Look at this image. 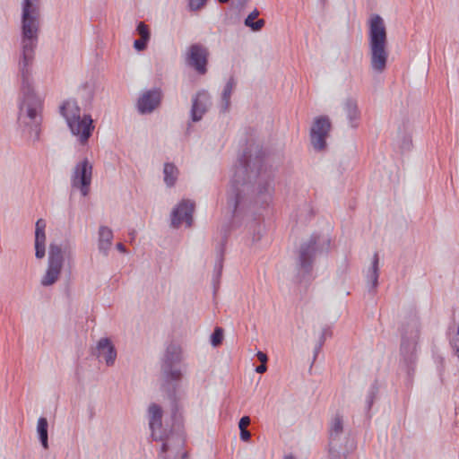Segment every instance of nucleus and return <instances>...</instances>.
<instances>
[{
  "label": "nucleus",
  "instance_id": "nucleus-18",
  "mask_svg": "<svg viewBox=\"0 0 459 459\" xmlns=\"http://www.w3.org/2000/svg\"><path fill=\"white\" fill-rule=\"evenodd\" d=\"M349 125L352 128H357L360 120V111L358 107V101L353 98H347L342 104Z\"/></svg>",
  "mask_w": 459,
  "mask_h": 459
},
{
  "label": "nucleus",
  "instance_id": "nucleus-42",
  "mask_svg": "<svg viewBox=\"0 0 459 459\" xmlns=\"http://www.w3.org/2000/svg\"><path fill=\"white\" fill-rule=\"evenodd\" d=\"M117 249L120 252L125 253L126 252V247L122 243L117 244Z\"/></svg>",
  "mask_w": 459,
  "mask_h": 459
},
{
  "label": "nucleus",
  "instance_id": "nucleus-10",
  "mask_svg": "<svg viewBox=\"0 0 459 459\" xmlns=\"http://www.w3.org/2000/svg\"><path fill=\"white\" fill-rule=\"evenodd\" d=\"M208 56V48L200 43H195L188 48L186 62L189 66L195 68L198 74H204L207 72Z\"/></svg>",
  "mask_w": 459,
  "mask_h": 459
},
{
  "label": "nucleus",
  "instance_id": "nucleus-16",
  "mask_svg": "<svg viewBox=\"0 0 459 459\" xmlns=\"http://www.w3.org/2000/svg\"><path fill=\"white\" fill-rule=\"evenodd\" d=\"M211 105L212 101L210 94L204 90L199 91L192 99V121H200Z\"/></svg>",
  "mask_w": 459,
  "mask_h": 459
},
{
  "label": "nucleus",
  "instance_id": "nucleus-43",
  "mask_svg": "<svg viewBox=\"0 0 459 459\" xmlns=\"http://www.w3.org/2000/svg\"><path fill=\"white\" fill-rule=\"evenodd\" d=\"M284 459H294V457L292 455H287V456H285Z\"/></svg>",
  "mask_w": 459,
  "mask_h": 459
},
{
  "label": "nucleus",
  "instance_id": "nucleus-17",
  "mask_svg": "<svg viewBox=\"0 0 459 459\" xmlns=\"http://www.w3.org/2000/svg\"><path fill=\"white\" fill-rule=\"evenodd\" d=\"M98 357H102L108 366H113L117 351L108 338H101L97 343Z\"/></svg>",
  "mask_w": 459,
  "mask_h": 459
},
{
  "label": "nucleus",
  "instance_id": "nucleus-5",
  "mask_svg": "<svg viewBox=\"0 0 459 459\" xmlns=\"http://www.w3.org/2000/svg\"><path fill=\"white\" fill-rule=\"evenodd\" d=\"M73 257V247L68 240L63 243L52 241L48 247V267L41 278V285L48 287L56 283L60 277L65 260L70 263Z\"/></svg>",
  "mask_w": 459,
  "mask_h": 459
},
{
  "label": "nucleus",
  "instance_id": "nucleus-44",
  "mask_svg": "<svg viewBox=\"0 0 459 459\" xmlns=\"http://www.w3.org/2000/svg\"><path fill=\"white\" fill-rule=\"evenodd\" d=\"M220 3H227L229 2L230 0H218Z\"/></svg>",
  "mask_w": 459,
  "mask_h": 459
},
{
  "label": "nucleus",
  "instance_id": "nucleus-19",
  "mask_svg": "<svg viewBox=\"0 0 459 459\" xmlns=\"http://www.w3.org/2000/svg\"><path fill=\"white\" fill-rule=\"evenodd\" d=\"M343 435V420L339 414H336L332 420L329 429V444L341 445Z\"/></svg>",
  "mask_w": 459,
  "mask_h": 459
},
{
  "label": "nucleus",
  "instance_id": "nucleus-20",
  "mask_svg": "<svg viewBox=\"0 0 459 459\" xmlns=\"http://www.w3.org/2000/svg\"><path fill=\"white\" fill-rule=\"evenodd\" d=\"M113 239L112 230L106 226H100L99 229V249L105 255H108Z\"/></svg>",
  "mask_w": 459,
  "mask_h": 459
},
{
  "label": "nucleus",
  "instance_id": "nucleus-6",
  "mask_svg": "<svg viewBox=\"0 0 459 459\" xmlns=\"http://www.w3.org/2000/svg\"><path fill=\"white\" fill-rule=\"evenodd\" d=\"M60 113L65 117L72 134L78 137L81 144H85L94 130L93 120L90 115L81 117V108L74 100L65 101L60 107Z\"/></svg>",
  "mask_w": 459,
  "mask_h": 459
},
{
  "label": "nucleus",
  "instance_id": "nucleus-22",
  "mask_svg": "<svg viewBox=\"0 0 459 459\" xmlns=\"http://www.w3.org/2000/svg\"><path fill=\"white\" fill-rule=\"evenodd\" d=\"M397 146L402 152L409 151L411 146V136L406 125L403 126V129L399 128L395 138Z\"/></svg>",
  "mask_w": 459,
  "mask_h": 459
},
{
  "label": "nucleus",
  "instance_id": "nucleus-2",
  "mask_svg": "<svg viewBox=\"0 0 459 459\" xmlns=\"http://www.w3.org/2000/svg\"><path fill=\"white\" fill-rule=\"evenodd\" d=\"M244 151L238 160L227 194V208L234 218L241 216L254 202L261 207L268 206L274 193L272 171L264 166V152L255 147Z\"/></svg>",
  "mask_w": 459,
  "mask_h": 459
},
{
  "label": "nucleus",
  "instance_id": "nucleus-33",
  "mask_svg": "<svg viewBox=\"0 0 459 459\" xmlns=\"http://www.w3.org/2000/svg\"><path fill=\"white\" fill-rule=\"evenodd\" d=\"M223 267V247L221 246L218 254L217 261L215 264V272L220 276Z\"/></svg>",
  "mask_w": 459,
  "mask_h": 459
},
{
  "label": "nucleus",
  "instance_id": "nucleus-32",
  "mask_svg": "<svg viewBox=\"0 0 459 459\" xmlns=\"http://www.w3.org/2000/svg\"><path fill=\"white\" fill-rule=\"evenodd\" d=\"M331 335H332V331H331V329L329 327L323 328L322 333H321L320 338H319L318 345L315 349V353L316 354L320 351V349L324 345L326 337L327 336H331Z\"/></svg>",
  "mask_w": 459,
  "mask_h": 459
},
{
  "label": "nucleus",
  "instance_id": "nucleus-9",
  "mask_svg": "<svg viewBox=\"0 0 459 459\" xmlns=\"http://www.w3.org/2000/svg\"><path fill=\"white\" fill-rule=\"evenodd\" d=\"M332 127L331 121L326 116L315 118L310 129L311 144L316 151H322L326 146V138Z\"/></svg>",
  "mask_w": 459,
  "mask_h": 459
},
{
  "label": "nucleus",
  "instance_id": "nucleus-40",
  "mask_svg": "<svg viewBox=\"0 0 459 459\" xmlns=\"http://www.w3.org/2000/svg\"><path fill=\"white\" fill-rule=\"evenodd\" d=\"M256 357L259 359L261 363H266L267 362V355L264 353L263 351H258L256 353Z\"/></svg>",
  "mask_w": 459,
  "mask_h": 459
},
{
  "label": "nucleus",
  "instance_id": "nucleus-1",
  "mask_svg": "<svg viewBox=\"0 0 459 459\" xmlns=\"http://www.w3.org/2000/svg\"><path fill=\"white\" fill-rule=\"evenodd\" d=\"M39 7L32 0H23L22 13L21 53L18 68L22 80V97L18 122L34 141L39 140L42 122V100L32 87V65L39 42Z\"/></svg>",
  "mask_w": 459,
  "mask_h": 459
},
{
  "label": "nucleus",
  "instance_id": "nucleus-8",
  "mask_svg": "<svg viewBox=\"0 0 459 459\" xmlns=\"http://www.w3.org/2000/svg\"><path fill=\"white\" fill-rule=\"evenodd\" d=\"M93 166L91 162L84 158L77 162L71 174V186L78 189L82 196H87L90 193L92 179Z\"/></svg>",
  "mask_w": 459,
  "mask_h": 459
},
{
  "label": "nucleus",
  "instance_id": "nucleus-31",
  "mask_svg": "<svg viewBox=\"0 0 459 459\" xmlns=\"http://www.w3.org/2000/svg\"><path fill=\"white\" fill-rule=\"evenodd\" d=\"M136 31L139 34L140 39H143L149 41L151 36L150 30L144 22H141L138 23Z\"/></svg>",
  "mask_w": 459,
  "mask_h": 459
},
{
  "label": "nucleus",
  "instance_id": "nucleus-45",
  "mask_svg": "<svg viewBox=\"0 0 459 459\" xmlns=\"http://www.w3.org/2000/svg\"><path fill=\"white\" fill-rule=\"evenodd\" d=\"M130 235H131L132 238H134V232L130 233Z\"/></svg>",
  "mask_w": 459,
  "mask_h": 459
},
{
  "label": "nucleus",
  "instance_id": "nucleus-39",
  "mask_svg": "<svg viewBox=\"0 0 459 459\" xmlns=\"http://www.w3.org/2000/svg\"><path fill=\"white\" fill-rule=\"evenodd\" d=\"M251 438V434L247 429L240 430V439L242 441L247 442Z\"/></svg>",
  "mask_w": 459,
  "mask_h": 459
},
{
  "label": "nucleus",
  "instance_id": "nucleus-27",
  "mask_svg": "<svg viewBox=\"0 0 459 459\" xmlns=\"http://www.w3.org/2000/svg\"><path fill=\"white\" fill-rule=\"evenodd\" d=\"M46 221L43 219H39L35 226V244L45 246L46 243Z\"/></svg>",
  "mask_w": 459,
  "mask_h": 459
},
{
  "label": "nucleus",
  "instance_id": "nucleus-24",
  "mask_svg": "<svg viewBox=\"0 0 459 459\" xmlns=\"http://www.w3.org/2000/svg\"><path fill=\"white\" fill-rule=\"evenodd\" d=\"M163 174L165 184L168 186H172L177 181L178 169L173 163L167 162L164 164Z\"/></svg>",
  "mask_w": 459,
  "mask_h": 459
},
{
  "label": "nucleus",
  "instance_id": "nucleus-28",
  "mask_svg": "<svg viewBox=\"0 0 459 459\" xmlns=\"http://www.w3.org/2000/svg\"><path fill=\"white\" fill-rule=\"evenodd\" d=\"M341 445L329 444V457L328 459H346L344 453L340 451Z\"/></svg>",
  "mask_w": 459,
  "mask_h": 459
},
{
  "label": "nucleus",
  "instance_id": "nucleus-30",
  "mask_svg": "<svg viewBox=\"0 0 459 459\" xmlns=\"http://www.w3.org/2000/svg\"><path fill=\"white\" fill-rule=\"evenodd\" d=\"M377 392H378V388L376 385H373L369 391H368V394L367 395V399H366V409L367 411H369L374 403V401L376 399V396L377 394Z\"/></svg>",
  "mask_w": 459,
  "mask_h": 459
},
{
  "label": "nucleus",
  "instance_id": "nucleus-36",
  "mask_svg": "<svg viewBox=\"0 0 459 459\" xmlns=\"http://www.w3.org/2000/svg\"><path fill=\"white\" fill-rule=\"evenodd\" d=\"M147 43H148V40L143 39H139L134 40V47L136 50L143 51L146 48Z\"/></svg>",
  "mask_w": 459,
  "mask_h": 459
},
{
  "label": "nucleus",
  "instance_id": "nucleus-3",
  "mask_svg": "<svg viewBox=\"0 0 459 459\" xmlns=\"http://www.w3.org/2000/svg\"><path fill=\"white\" fill-rule=\"evenodd\" d=\"M183 359L182 348L179 344L171 342L165 351V354L161 364V373L164 377V382L161 385L162 391L167 394L171 403L173 413L178 411L177 391L178 388V382L182 378V371L176 368L175 366L180 363Z\"/></svg>",
  "mask_w": 459,
  "mask_h": 459
},
{
  "label": "nucleus",
  "instance_id": "nucleus-11",
  "mask_svg": "<svg viewBox=\"0 0 459 459\" xmlns=\"http://www.w3.org/2000/svg\"><path fill=\"white\" fill-rule=\"evenodd\" d=\"M319 236L314 234L310 238L301 244L299 255V265L306 273H309L316 253L318 248Z\"/></svg>",
  "mask_w": 459,
  "mask_h": 459
},
{
  "label": "nucleus",
  "instance_id": "nucleus-29",
  "mask_svg": "<svg viewBox=\"0 0 459 459\" xmlns=\"http://www.w3.org/2000/svg\"><path fill=\"white\" fill-rule=\"evenodd\" d=\"M223 339V330L221 327H216L211 335V343L213 347L221 344Z\"/></svg>",
  "mask_w": 459,
  "mask_h": 459
},
{
  "label": "nucleus",
  "instance_id": "nucleus-21",
  "mask_svg": "<svg viewBox=\"0 0 459 459\" xmlns=\"http://www.w3.org/2000/svg\"><path fill=\"white\" fill-rule=\"evenodd\" d=\"M237 82L233 76H230L229 81L227 82L222 93H221V111L227 112L230 109V97L236 87Z\"/></svg>",
  "mask_w": 459,
  "mask_h": 459
},
{
  "label": "nucleus",
  "instance_id": "nucleus-23",
  "mask_svg": "<svg viewBox=\"0 0 459 459\" xmlns=\"http://www.w3.org/2000/svg\"><path fill=\"white\" fill-rule=\"evenodd\" d=\"M258 15L259 12L257 9L251 12L244 21L245 26L250 28L253 31L261 30L265 24V21L264 19H257L255 21Z\"/></svg>",
  "mask_w": 459,
  "mask_h": 459
},
{
  "label": "nucleus",
  "instance_id": "nucleus-15",
  "mask_svg": "<svg viewBox=\"0 0 459 459\" xmlns=\"http://www.w3.org/2000/svg\"><path fill=\"white\" fill-rule=\"evenodd\" d=\"M162 409L157 403H151L148 408L149 427L152 430V437L154 440H163L165 437L162 426Z\"/></svg>",
  "mask_w": 459,
  "mask_h": 459
},
{
  "label": "nucleus",
  "instance_id": "nucleus-35",
  "mask_svg": "<svg viewBox=\"0 0 459 459\" xmlns=\"http://www.w3.org/2000/svg\"><path fill=\"white\" fill-rule=\"evenodd\" d=\"M450 344L452 346L454 353L459 359V325H458L455 335L450 340Z\"/></svg>",
  "mask_w": 459,
  "mask_h": 459
},
{
  "label": "nucleus",
  "instance_id": "nucleus-26",
  "mask_svg": "<svg viewBox=\"0 0 459 459\" xmlns=\"http://www.w3.org/2000/svg\"><path fill=\"white\" fill-rule=\"evenodd\" d=\"M378 262H379L378 255H377V253H375V255L373 256V260H372V264H371V267H370V269L368 271V281L371 282L372 289H376L378 284V277H379Z\"/></svg>",
  "mask_w": 459,
  "mask_h": 459
},
{
  "label": "nucleus",
  "instance_id": "nucleus-12",
  "mask_svg": "<svg viewBox=\"0 0 459 459\" xmlns=\"http://www.w3.org/2000/svg\"><path fill=\"white\" fill-rule=\"evenodd\" d=\"M165 437L162 441L161 445V456L162 459H169L164 454L167 452H171L173 454L174 459H177L179 455L182 459L186 457V453H182V449L185 445V439L180 434H175L172 431L167 432L164 430Z\"/></svg>",
  "mask_w": 459,
  "mask_h": 459
},
{
  "label": "nucleus",
  "instance_id": "nucleus-25",
  "mask_svg": "<svg viewBox=\"0 0 459 459\" xmlns=\"http://www.w3.org/2000/svg\"><path fill=\"white\" fill-rule=\"evenodd\" d=\"M48 423L46 418L40 417L38 420L37 432L39 441L45 449L48 448Z\"/></svg>",
  "mask_w": 459,
  "mask_h": 459
},
{
  "label": "nucleus",
  "instance_id": "nucleus-41",
  "mask_svg": "<svg viewBox=\"0 0 459 459\" xmlns=\"http://www.w3.org/2000/svg\"><path fill=\"white\" fill-rule=\"evenodd\" d=\"M267 370L266 363H261L259 366L256 367L255 371L257 373L263 374Z\"/></svg>",
  "mask_w": 459,
  "mask_h": 459
},
{
  "label": "nucleus",
  "instance_id": "nucleus-13",
  "mask_svg": "<svg viewBox=\"0 0 459 459\" xmlns=\"http://www.w3.org/2000/svg\"><path fill=\"white\" fill-rule=\"evenodd\" d=\"M195 211V203L190 200H182L171 212V225L178 228L183 222L187 227L193 223V213Z\"/></svg>",
  "mask_w": 459,
  "mask_h": 459
},
{
  "label": "nucleus",
  "instance_id": "nucleus-7",
  "mask_svg": "<svg viewBox=\"0 0 459 459\" xmlns=\"http://www.w3.org/2000/svg\"><path fill=\"white\" fill-rule=\"evenodd\" d=\"M420 338V321L411 317L402 327L401 355L404 362L411 365L416 360L417 344Z\"/></svg>",
  "mask_w": 459,
  "mask_h": 459
},
{
  "label": "nucleus",
  "instance_id": "nucleus-34",
  "mask_svg": "<svg viewBox=\"0 0 459 459\" xmlns=\"http://www.w3.org/2000/svg\"><path fill=\"white\" fill-rule=\"evenodd\" d=\"M208 0H189L188 6L191 11H198L205 6Z\"/></svg>",
  "mask_w": 459,
  "mask_h": 459
},
{
  "label": "nucleus",
  "instance_id": "nucleus-14",
  "mask_svg": "<svg viewBox=\"0 0 459 459\" xmlns=\"http://www.w3.org/2000/svg\"><path fill=\"white\" fill-rule=\"evenodd\" d=\"M163 94L160 88L147 90L142 93L137 101V109L141 114H150L160 105Z\"/></svg>",
  "mask_w": 459,
  "mask_h": 459
},
{
  "label": "nucleus",
  "instance_id": "nucleus-4",
  "mask_svg": "<svg viewBox=\"0 0 459 459\" xmlns=\"http://www.w3.org/2000/svg\"><path fill=\"white\" fill-rule=\"evenodd\" d=\"M368 47L372 70L383 73L388 58L387 33L385 22L378 14H373L369 19Z\"/></svg>",
  "mask_w": 459,
  "mask_h": 459
},
{
  "label": "nucleus",
  "instance_id": "nucleus-37",
  "mask_svg": "<svg viewBox=\"0 0 459 459\" xmlns=\"http://www.w3.org/2000/svg\"><path fill=\"white\" fill-rule=\"evenodd\" d=\"M46 255V246H41L39 244H35V256L38 259H41Z\"/></svg>",
  "mask_w": 459,
  "mask_h": 459
},
{
  "label": "nucleus",
  "instance_id": "nucleus-38",
  "mask_svg": "<svg viewBox=\"0 0 459 459\" xmlns=\"http://www.w3.org/2000/svg\"><path fill=\"white\" fill-rule=\"evenodd\" d=\"M250 424V418L248 416H243L238 422L239 430L247 429V427Z\"/></svg>",
  "mask_w": 459,
  "mask_h": 459
}]
</instances>
